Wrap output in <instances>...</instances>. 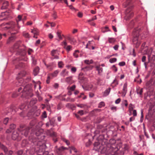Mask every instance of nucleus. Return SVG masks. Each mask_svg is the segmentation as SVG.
Returning a JSON list of instances; mask_svg holds the SVG:
<instances>
[{"mask_svg":"<svg viewBox=\"0 0 155 155\" xmlns=\"http://www.w3.org/2000/svg\"><path fill=\"white\" fill-rule=\"evenodd\" d=\"M137 93L140 95V97H142V93L143 92V89H138L137 90Z\"/></svg>","mask_w":155,"mask_h":155,"instance_id":"5701e85b","label":"nucleus"},{"mask_svg":"<svg viewBox=\"0 0 155 155\" xmlns=\"http://www.w3.org/2000/svg\"><path fill=\"white\" fill-rule=\"evenodd\" d=\"M7 12H2L1 15V16L3 17L5 15H8L7 14Z\"/></svg>","mask_w":155,"mask_h":155,"instance_id":"680f3d73","label":"nucleus"},{"mask_svg":"<svg viewBox=\"0 0 155 155\" xmlns=\"http://www.w3.org/2000/svg\"><path fill=\"white\" fill-rule=\"evenodd\" d=\"M33 96L31 89L29 87V86L26 85L23 89L22 91V96L27 97H31Z\"/></svg>","mask_w":155,"mask_h":155,"instance_id":"423d86ee","label":"nucleus"},{"mask_svg":"<svg viewBox=\"0 0 155 155\" xmlns=\"http://www.w3.org/2000/svg\"><path fill=\"white\" fill-rule=\"evenodd\" d=\"M79 53V51L78 50H75L73 53V56L75 58H78V53Z\"/></svg>","mask_w":155,"mask_h":155,"instance_id":"cd10ccee","label":"nucleus"},{"mask_svg":"<svg viewBox=\"0 0 155 155\" xmlns=\"http://www.w3.org/2000/svg\"><path fill=\"white\" fill-rule=\"evenodd\" d=\"M52 78H51L50 76L49 75H48L47 80L46 81L47 84H49L50 82V80Z\"/></svg>","mask_w":155,"mask_h":155,"instance_id":"a19ab883","label":"nucleus"},{"mask_svg":"<svg viewBox=\"0 0 155 155\" xmlns=\"http://www.w3.org/2000/svg\"><path fill=\"white\" fill-rule=\"evenodd\" d=\"M52 16L55 19L57 18V16L56 13V12H54V13L52 15Z\"/></svg>","mask_w":155,"mask_h":155,"instance_id":"0e129e2a","label":"nucleus"},{"mask_svg":"<svg viewBox=\"0 0 155 155\" xmlns=\"http://www.w3.org/2000/svg\"><path fill=\"white\" fill-rule=\"evenodd\" d=\"M58 65L60 68H62L63 67L64 64L61 61L58 62Z\"/></svg>","mask_w":155,"mask_h":155,"instance_id":"c9c22d12","label":"nucleus"},{"mask_svg":"<svg viewBox=\"0 0 155 155\" xmlns=\"http://www.w3.org/2000/svg\"><path fill=\"white\" fill-rule=\"evenodd\" d=\"M112 68L113 70H114L115 72L117 71V69L114 65L113 66Z\"/></svg>","mask_w":155,"mask_h":155,"instance_id":"13d9d810","label":"nucleus"},{"mask_svg":"<svg viewBox=\"0 0 155 155\" xmlns=\"http://www.w3.org/2000/svg\"><path fill=\"white\" fill-rule=\"evenodd\" d=\"M105 104L103 102H101L98 105V107L100 108H101L102 107L104 106Z\"/></svg>","mask_w":155,"mask_h":155,"instance_id":"37998d69","label":"nucleus"},{"mask_svg":"<svg viewBox=\"0 0 155 155\" xmlns=\"http://www.w3.org/2000/svg\"><path fill=\"white\" fill-rule=\"evenodd\" d=\"M96 70L98 71V74L100 75L103 71V68L100 67V66H96Z\"/></svg>","mask_w":155,"mask_h":155,"instance_id":"4be33fe9","label":"nucleus"},{"mask_svg":"<svg viewBox=\"0 0 155 155\" xmlns=\"http://www.w3.org/2000/svg\"><path fill=\"white\" fill-rule=\"evenodd\" d=\"M72 77H70L67 78L66 79V82L68 83H70L71 81V80Z\"/></svg>","mask_w":155,"mask_h":155,"instance_id":"58836bf2","label":"nucleus"},{"mask_svg":"<svg viewBox=\"0 0 155 155\" xmlns=\"http://www.w3.org/2000/svg\"><path fill=\"white\" fill-rule=\"evenodd\" d=\"M28 143V142L27 140H24L22 141V142L21 145L23 147H25L27 145Z\"/></svg>","mask_w":155,"mask_h":155,"instance_id":"c85d7f7f","label":"nucleus"},{"mask_svg":"<svg viewBox=\"0 0 155 155\" xmlns=\"http://www.w3.org/2000/svg\"><path fill=\"white\" fill-rule=\"evenodd\" d=\"M23 153V151L22 150H20L18 151L17 153L18 155H21Z\"/></svg>","mask_w":155,"mask_h":155,"instance_id":"774afa93","label":"nucleus"},{"mask_svg":"<svg viewBox=\"0 0 155 155\" xmlns=\"http://www.w3.org/2000/svg\"><path fill=\"white\" fill-rule=\"evenodd\" d=\"M115 41V39L114 38H109L108 41L109 43H113Z\"/></svg>","mask_w":155,"mask_h":155,"instance_id":"473e14b6","label":"nucleus"},{"mask_svg":"<svg viewBox=\"0 0 155 155\" xmlns=\"http://www.w3.org/2000/svg\"><path fill=\"white\" fill-rule=\"evenodd\" d=\"M22 137L19 133L17 131H14L13 132L12 135V138L13 140H17L18 141L21 140Z\"/></svg>","mask_w":155,"mask_h":155,"instance_id":"f8f14e48","label":"nucleus"},{"mask_svg":"<svg viewBox=\"0 0 155 155\" xmlns=\"http://www.w3.org/2000/svg\"><path fill=\"white\" fill-rule=\"evenodd\" d=\"M117 59L115 58H111L109 60V61L111 63H113L116 62L117 61Z\"/></svg>","mask_w":155,"mask_h":155,"instance_id":"ea45409f","label":"nucleus"},{"mask_svg":"<svg viewBox=\"0 0 155 155\" xmlns=\"http://www.w3.org/2000/svg\"><path fill=\"white\" fill-rule=\"evenodd\" d=\"M76 68L74 67H73L71 69V71L72 73H74L76 71Z\"/></svg>","mask_w":155,"mask_h":155,"instance_id":"09e8293b","label":"nucleus"},{"mask_svg":"<svg viewBox=\"0 0 155 155\" xmlns=\"http://www.w3.org/2000/svg\"><path fill=\"white\" fill-rule=\"evenodd\" d=\"M141 29L140 28L135 29L133 32V43L134 44H139V43L138 41V38Z\"/></svg>","mask_w":155,"mask_h":155,"instance_id":"0eeeda50","label":"nucleus"},{"mask_svg":"<svg viewBox=\"0 0 155 155\" xmlns=\"http://www.w3.org/2000/svg\"><path fill=\"white\" fill-rule=\"evenodd\" d=\"M23 66V64L22 63H20L19 65L16 66V68H18L19 67H22Z\"/></svg>","mask_w":155,"mask_h":155,"instance_id":"3c124183","label":"nucleus"},{"mask_svg":"<svg viewBox=\"0 0 155 155\" xmlns=\"http://www.w3.org/2000/svg\"><path fill=\"white\" fill-rule=\"evenodd\" d=\"M59 72V71L58 70H57L54 71L53 73H51L49 75L50 76L51 78H53L56 77Z\"/></svg>","mask_w":155,"mask_h":155,"instance_id":"6ab92c4d","label":"nucleus"},{"mask_svg":"<svg viewBox=\"0 0 155 155\" xmlns=\"http://www.w3.org/2000/svg\"><path fill=\"white\" fill-rule=\"evenodd\" d=\"M127 84L125 83L124 85L122 91V96L124 97L127 93Z\"/></svg>","mask_w":155,"mask_h":155,"instance_id":"2eb2a0df","label":"nucleus"},{"mask_svg":"<svg viewBox=\"0 0 155 155\" xmlns=\"http://www.w3.org/2000/svg\"><path fill=\"white\" fill-rule=\"evenodd\" d=\"M68 39L69 41L71 43L74 44L76 42V41L73 38L68 37Z\"/></svg>","mask_w":155,"mask_h":155,"instance_id":"bb28decb","label":"nucleus"},{"mask_svg":"<svg viewBox=\"0 0 155 155\" xmlns=\"http://www.w3.org/2000/svg\"><path fill=\"white\" fill-rule=\"evenodd\" d=\"M42 117L45 118L47 117V114L46 111H44L42 114Z\"/></svg>","mask_w":155,"mask_h":155,"instance_id":"864d4df0","label":"nucleus"},{"mask_svg":"<svg viewBox=\"0 0 155 155\" xmlns=\"http://www.w3.org/2000/svg\"><path fill=\"white\" fill-rule=\"evenodd\" d=\"M155 112V105L152 104L150 106L149 110V116L150 117H153V114Z\"/></svg>","mask_w":155,"mask_h":155,"instance_id":"9b49d317","label":"nucleus"},{"mask_svg":"<svg viewBox=\"0 0 155 155\" xmlns=\"http://www.w3.org/2000/svg\"><path fill=\"white\" fill-rule=\"evenodd\" d=\"M24 36L26 38H29V35L28 33H23Z\"/></svg>","mask_w":155,"mask_h":155,"instance_id":"338daca9","label":"nucleus"},{"mask_svg":"<svg viewBox=\"0 0 155 155\" xmlns=\"http://www.w3.org/2000/svg\"><path fill=\"white\" fill-rule=\"evenodd\" d=\"M52 129L50 130H48L47 131V134L48 135H50L53 138V140L54 142H56L57 141V138L56 137L57 136V134L56 133L51 130Z\"/></svg>","mask_w":155,"mask_h":155,"instance_id":"1a4fd4ad","label":"nucleus"},{"mask_svg":"<svg viewBox=\"0 0 155 155\" xmlns=\"http://www.w3.org/2000/svg\"><path fill=\"white\" fill-rule=\"evenodd\" d=\"M57 35L60 39H62V38L61 35V33L59 31H58L57 33Z\"/></svg>","mask_w":155,"mask_h":155,"instance_id":"6e6d98bb","label":"nucleus"},{"mask_svg":"<svg viewBox=\"0 0 155 155\" xmlns=\"http://www.w3.org/2000/svg\"><path fill=\"white\" fill-rule=\"evenodd\" d=\"M93 61L91 60H85L84 61V63L87 64H90L92 63Z\"/></svg>","mask_w":155,"mask_h":155,"instance_id":"72a5a7b5","label":"nucleus"},{"mask_svg":"<svg viewBox=\"0 0 155 155\" xmlns=\"http://www.w3.org/2000/svg\"><path fill=\"white\" fill-rule=\"evenodd\" d=\"M113 83L115 84V85H117L118 84V81L116 79H115L113 82Z\"/></svg>","mask_w":155,"mask_h":155,"instance_id":"69168bd1","label":"nucleus"},{"mask_svg":"<svg viewBox=\"0 0 155 155\" xmlns=\"http://www.w3.org/2000/svg\"><path fill=\"white\" fill-rule=\"evenodd\" d=\"M123 5L125 7L128 6L127 8L132 9L133 8L131 0H126V2L123 3Z\"/></svg>","mask_w":155,"mask_h":155,"instance_id":"4468645a","label":"nucleus"},{"mask_svg":"<svg viewBox=\"0 0 155 155\" xmlns=\"http://www.w3.org/2000/svg\"><path fill=\"white\" fill-rule=\"evenodd\" d=\"M33 52V51L31 49L29 48L28 50V53L29 55H31Z\"/></svg>","mask_w":155,"mask_h":155,"instance_id":"4d7b16f0","label":"nucleus"},{"mask_svg":"<svg viewBox=\"0 0 155 155\" xmlns=\"http://www.w3.org/2000/svg\"><path fill=\"white\" fill-rule=\"evenodd\" d=\"M132 9H130L129 8H127L126 11V19H129L131 18L134 15L133 13L131 11Z\"/></svg>","mask_w":155,"mask_h":155,"instance_id":"ddd939ff","label":"nucleus"},{"mask_svg":"<svg viewBox=\"0 0 155 155\" xmlns=\"http://www.w3.org/2000/svg\"><path fill=\"white\" fill-rule=\"evenodd\" d=\"M57 50H53L51 52V55L52 56H54L55 55V54H56Z\"/></svg>","mask_w":155,"mask_h":155,"instance_id":"a18cd8bd","label":"nucleus"},{"mask_svg":"<svg viewBox=\"0 0 155 155\" xmlns=\"http://www.w3.org/2000/svg\"><path fill=\"white\" fill-rule=\"evenodd\" d=\"M39 67H36L33 70V74L35 76H36L38 74L39 72Z\"/></svg>","mask_w":155,"mask_h":155,"instance_id":"b1692460","label":"nucleus"},{"mask_svg":"<svg viewBox=\"0 0 155 155\" xmlns=\"http://www.w3.org/2000/svg\"><path fill=\"white\" fill-rule=\"evenodd\" d=\"M20 41H19L16 42L11 48L10 51L12 52H15L19 53L22 57L18 60H23L24 59L23 57L25 55L26 52L24 50L20 48Z\"/></svg>","mask_w":155,"mask_h":155,"instance_id":"7ed1b4c3","label":"nucleus"},{"mask_svg":"<svg viewBox=\"0 0 155 155\" xmlns=\"http://www.w3.org/2000/svg\"><path fill=\"white\" fill-rule=\"evenodd\" d=\"M8 6V2L4 1L1 7L2 9H5L7 8Z\"/></svg>","mask_w":155,"mask_h":155,"instance_id":"412c9836","label":"nucleus"},{"mask_svg":"<svg viewBox=\"0 0 155 155\" xmlns=\"http://www.w3.org/2000/svg\"><path fill=\"white\" fill-rule=\"evenodd\" d=\"M93 66L91 65H87L84 68V69H87V70H90L92 69Z\"/></svg>","mask_w":155,"mask_h":155,"instance_id":"4c0bfd02","label":"nucleus"},{"mask_svg":"<svg viewBox=\"0 0 155 155\" xmlns=\"http://www.w3.org/2000/svg\"><path fill=\"white\" fill-rule=\"evenodd\" d=\"M0 149H2L4 150L5 153H7L8 151V148L5 146L4 145L2 144L0 142Z\"/></svg>","mask_w":155,"mask_h":155,"instance_id":"aec40b11","label":"nucleus"},{"mask_svg":"<svg viewBox=\"0 0 155 155\" xmlns=\"http://www.w3.org/2000/svg\"><path fill=\"white\" fill-rule=\"evenodd\" d=\"M125 64V62L124 61L120 62L119 63V65L120 66H123Z\"/></svg>","mask_w":155,"mask_h":155,"instance_id":"052dcab7","label":"nucleus"},{"mask_svg":"<svg viewBox=\"0 0 155 155\" xmlns=\"http://www.w3.org/2000/svg\"><path fill=\"white\" fill-rule=\"evenodd\" d=\"M97 83L98 84L100 85L103 84V80L100 79H98L97 80Z\"/></svg>","mask_w":155,"mask_h":155,"instance_id":"2f4dec72","label":"nucleus"},{"mask_svg":"<svg viewBox=\"0 0 155 155\" xmlns=\"http://www.w3.org/2000/svg\"><path fill=\"white\" fill-rule=\"evenodd\" d=\"M68 71L66 69H64L60 73L61 75L63 77H64L66 76H67L68 75Z\"/></svg>","mask_w":155,"mask_h":155,"instance_id":"a211bd4d","label":"nucleus"},{"mask_svg":"<svg viewBox=\"0 0 155 155\" xmlns=\"http://www.w3.org/2000/svg\"><path fill=\"white\" fill-rule=\"evenodd\" d=\"M8 120V118H5L3 121V123L4 124H6Z\"/></svg>","mask_w":155,"mask_h":155,"instance_id":"5fc2aeb1","label":"nucleus"},{"mask_svg":"<svg viewBox=\"0 0 155 155\" xmlns=\"http://www.w3.org/2000/svg\"><path fill=\"white\" fill-rule=\"evenodd\" d=\"M67 148L63 147H61L56 150V153L59 155L61 154L62 152L64 150L66 149Z\"/></svg>","mask_w":155,"mask_h":155,"instance_id":"dca6fc26","label":"nucleus"},{"mask_svg":"<svg viewBox=\"0 0 155 155\" xmlns=\"http://www.w3.org/2000/svg\"><path fill=\"white\" fill-rule=\"evenodd\" d=\"M43 130L42 129H39L38 130H36L35 132V135L36 136H38V139H39L40 136L42 134V133Z\"/></svg>","mask_w":155,"mask_h":155,"instance_id":"f3484780","label":"nucleus"},{"mask_svg":"<svg viewBox=\"0 0 155 155\" xmlns=\"http://www.w3.org/2000/svg\"><path fill=\"white\" fill-rule=\"evenodd\" d=\"M63 107L62 104L61 103H59L57 106V109L58 110L61 109Z\"/></svg>","mask_w":155,"mask_h":155,"instance_id":"8fccbe9b","label":"nucleus"},{"mask_svg":"<svg viewBox=\"0 0 155 155\" xmlns=\"http://www.w3.org/2000/svg\"><path fill=\"white\" fill-rule=\"evenodd\" d=\"M78 113L81 115H82L84 114L83 111V110H80L78 112Z\"/></svg>","mask_w":155,"mask_h":155,"instance_id":"e2e57ef3","label":"nucleus"},{"mask_svg":"<svg viewBox=\"0 0 155 155\" xmlns=\"http://www.w3.org/2000/svg\"><path fill=\"white\" fill-rule=\"evenodd\" d=\"M22 17L21 15H18V16L17 18L16 19V21L17 24H18V22L21 21V19Z\"/></svg>","mask_w":155,"mask_h":155,"instance_id":"79ce46f5","label":"nucleus"},{"mask_svg":"<svg viewBox=\"0 0 155 155\" xmlns=\"http://www.w3.org/2000/svg\"><path fill=\"white\" fill-rule=\"evenodd\" d=\"M63 140L64 142L67 145H68L69 144V142L68 140H66V139L63 138L62 139Z\"/></svg>","mask_w":155,"mask_h":155,"instance_id":"603ef678","label":"nucleus"},{"mask_svg":"<svg viewBox=\"0 0 155 155\" xmlns=\"http://www.w3.org/2000/svg\"><path fill=\"white\" fill-rule=\"evenodd\" d=\"M26 74V72L25 71H23L21 72L18 73V76L17 78L18 79V82L19 83L17 85L19 86L22 85L23 86L25 84L23 80L21 78V77L25 76Z\"/></svg>","mask_w":155,"mask_h":155,"instance_id":"6e6552de","label":"nucleus"},{"mask_svg":"<svg viewBox=\"0 0 155 155\" xmlns=\"http://www.w3.org/2000/svg\"><path fill=\"white\" fill-rule=\"evenodd\" d=\"M153 51V49L150 48L149 50L147 53L148 55V58L149 61L150 62H152L155 60V55L152 54V52Z\"/></svg>","mask_w":155,"mask_h":155,"instance_id":"9d476101","label":"nucleus"},{"mask_svg":"<svg viewBox=\"0 0 155 155\" xmlns=\"http://www.w3.org/2000/svg\"><path fill=\"white\" fill-rule=\"evenodd\" d=\"M92 41H89L88 43L87 44L86 48H88L89 49H90V46L91 42H92Z\"/></svg>","mask_w":155,"mask_h":155,"instance_id":"de8ad7c7","label":"nucleus"},{"mask_svg":"<svg viewBox=\"0 0 155 155\" xmlns=\"http://www.w3.org/2000/svg\"><path fill=\"white\" fill-rule=\"evenodd\" d=\"M108 27L106 26L104 28H103L102 29V32H105L107 31H108Z\"/></svg>","mask_w":155,"mask_h":155,"instance_id":"e433bc0d","label":"nucleus"},{"mask_svg":"<svg viewBox=\"0 0 155 155\" xmlns=\"http://www.w3.org/2000/svg\"><path fill=\"white\" fill-rule=\"evenodd\" d=\"M64 48L68 52H69L72 50V46L71 45H68L67 46L64 47Z\"/></svg>","mask_w":155,"mask_h":155,"instance_id":"393cba45","label":"nucleus"},{"mask_svg":"<svg viewBox=\"0 0 155 155\" xmlns=\"http://www.w3.org/2000/svg\"><path fill=\"white\" fill-rule=\"evenodd\" d=\"M64 100L67 102H74L75 101V99L74 98H70V97H68L67 98L64 99Z\"/></svg>","mask_w":155,"mask_h":155,"instance_id":"a878e982","label":"nucleus"},{"mask_svg":"<svg viewBox=\"0 0 155 155\" xmlns=\"http://www.w3.org/2000/svg\"><path fill=\"white\" fill-rule=\"evenodd\" d=\"M31 32L34 34L35 35H37L38 34V31L37 30L35 29H34L33 30H31Z\"/></svg>","mask_w":155,"mask_h":155,"instance_id":"7c9ffc66","label":"nucleus"},{"mask_svg":"<svg viewBox=\"0 0 155 155\" xmlns=\"http://www.w3.org/2000/svg\"><path fill=\"white\" fill-rule=\"evenodd\" d=\"M110 88H109L105 91L104 92V95L105 96H106L109 94L110 92Z\"/></svg>","mask_w":155,"mask_h":155,"instance_id":"c756f323","label":"nucleus"},{"mask_svg":"<svg viewBox=\"0 0 155 155\" xmlns=\"http://www.w3.org/2000/svg\"><path fill=\"white\" fill-rule=\"evenodd\" d=\"M124 149L125 150H128L129 149L128 146L127 144H124Z\"/></svg>","mask_w":155,"mask_h":155,"instance_id":"bf43d9fd","label":"nucleus"},{"mask_svg":"<svg viewBox=\"0 0 155 155\" xmlns=\"http://www.w3.org/2000/svg\"><path fill=\"white\" fill-rule=\"evenodd\" d=\"M146 35H145V34L143 33V34H141L140 35V37L142 39H143L144 38H145L146 37L147 34V32L146 33Z\"/></svg>","mask_w":155,"mask_h":155,"instance_id":"c03bdc74","label":"nucleus"},{"mask_svg":"<svg viewBox=\"0 0 155 155\" xmlns=\"http://www.w3.org/2000/svg\"><path fill=\"white\" fill-rule=\"evenodd\" d=\"M103 3V1L102 0H98L96 1L95 2L93 3V5H95L97 4H101Z\"/></svg>","mask_w":155,"mask_h":155,"instance_id":"f704fd0d","label":"nucleus"},{"mask_svg":"<svg viewBox=\"0 0 155 155\" xmlns=\"http://www.w3.org/2000/svg\"><path fill=\"white\" fill-rule=\"evenodd\" d=\"M1 26L3 30L9 29L12 35L15 34L17 32L15 28V24L14 22H11L8 23L2 24L1 25ZM15 39V37L12 35L8 40L7 43L9 44L14 41Z\"/></svg>","mask_w":155,"mask_h":155,"instance_id":"f257e3e1","label":"nucleus"},{"mask_svg":"<svg viewBox=\"0 0 155 155\" xmlns=\"http://www.w3.org/2000/svg\"><path fill=\"white\" fill-rule=\"evenodd\" d=\"M36 120H34L31 121L30 124V127H26L25 126L21 125L18 128V131L22 135L25 137H27L28 134L29 130L30 128H32L33 126L35 124Z\"/></svg>","mask_w":155,"mask_h":155,"instance_id":"39448f33","label":"nucleus"},{"mask_svg":"<svg viewBox=\"0 0 155 155\" xmlns=\"http://www.w3.org/2000/svg\"><path fill=\"white\" fill-rule=\"evenodd\" d=\"M32 142L35 146L34 149H33L34 151H36L39 153H41L45 151V145L43 144L42 141L38 140L33 139Z\"/></svg>","mask_w":155,"mask_h":155,"instance_id":"20e7f679","label":"nucleus"},{"mask_svg":"<svg viewBox=\"0 0 155 155\" xmlns=\"http://www.w3.org/2000/svg\"><path fill=\"white\" fill-rule=\"evenodd\" d=\"M94 149L96 150L99 151L101 150L102 153H105L106 155L110 154L113 152H115L117 151L115 150L117 149L113 147V145H111L109 144L107 145L106 147H103L101 146L100 144L98 142H96L94 144Z\"/></svg>","mask_w":155,"mask_h":155,"instance_id":"f03ea898","label":"nucleus"},{"mask_svg":"<svg viewBox=\"0 0 155 155\" xmlns=\"http://www.w3.org/2000/svg\"><path fill=\"white\" fill-rule=\"evenodd\" d=\"M15 127V125L14 124H11L10 125L9 128L12 130L14 129Z\"/></svg>","mask_w":155,"mask_h":155,"instance_id":"49530a36","label":"nucleus"}]
</instances>
